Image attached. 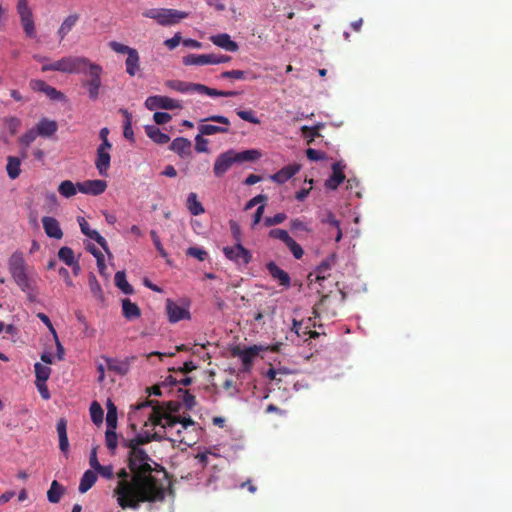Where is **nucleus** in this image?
I'll return each mask as SVG.
<instances>
[{
	"instance_id": "54",
	"label": "nucleus",
	"mask_w": 512,
	"mask_h": 512,
	"mask_svg": "<svg viewBox=\"0 0 512 512\" xmlns=\"http://www.w3.org/2000/svg\"><path fill=\"white\" fill-rule=\"evenodd\" d=\"M186 254L198 259L199 261H205L208 256L207 251L199 247H189Z\"/></svg>"
},
{
	"instance_id": "8",
	"label": "nucleus",
	"mask_w": 512,
	"mask_h": 512,
	"mask_svg": "<svg viewBox=\"0 0 512 512\" xmlns=\"http://www.w3.org/2000/svg\"><path fill=\"white\" fill-rule=\"evenodd\" d=\"M203 121H212L222 124V126L213 125V124H200L198 126V130L201 133V135L210 136L215 134H224L229 133L230 129V120L222 115H212L208 118L204 119Z\"/></svg>"
},
{
	"instance_id": "11",
	"label": "nucleus",
	"mask_w": 512,
	"mask_h": 512,
	"mask_svg": "<svg viewBox=\"0 0 512 512\" xmlns=\"http://www.w3.org/2000/svg\"><path fill=\"white\" fill-rule=\"evenodd\" d=\"M145 106L149 110H156V109L173 110V109H181L182 108V105L178 100L172 99L167 96H161V95L149 96L145 101Z\"/></svg>"
},
{
	"instance_id": "30",
	"label": "nucleus",
	"mask_w": 512,
	"mask_h": 512,
	"mask_svg": "<svg viewBox=\"0 0 512 512\" xmlns=\"http://www.w3.org/2000/svg\"><path fill=\"white\" fill-rule=\"evenodd\" d=\"M57 433L59 436V448L65 453L68 451L69 441L67 436V421L63 418L57 422Z\"/></svg>"
},
{
	"instance_id": "10",
	"label": "nucleus",
	"mask_w": 512,
	"mask_h": 512,
	"mask_svg": "<svg viewBox=\"0 0 512 512\" xmlns=\"http://www.w3.org/2000/svg\"><path fill=\"white\" fill-rule=\"evenodd\" d=\"M234 164H237L234 149H229L217 156L213 166V173L216 177L220 178L224 176Z\"/></svg>"
},
{
	"instance_id": "29",
	"label": "nucleus",
	"mask_w": 512,
	"mask_h": 512,
	"mask_svg": "<svg viewBox=\"0 0 512 512\" xmlns=\"http://www.w3.org/2000/svg\"><path fill=\"white\" fill-rule=\"evenodd\" d=\"M145 132L147 136L157 144L163 145L168 143L170 140V137L166 133L161 132V130L155 125H147L145 127Z\"/></svg>"
},
{
	"instance_id": "28",
	"label": "nucleus",
	"mask_w": 512,
	"mask_h": 512,
	"mask_svg": "<svg viewBox=\"0 0 512 512\" xmlns=\"http://www.w3.org/2000/svg\"><path fill=\"white\" fill-rule=\"evenodd\" d=\"M126 72L130 76H135L140 70V57L138 51L133 49L126 58L125 61Z\"/></svg>"
},
{
	"instance_id": "63",
	"label": "nucleus",
	"mask_w": 512,
	"mask_h": 512,
	"mask_svg": "<svg viewBox=\"0 0 512 512\" xmlns=\"http://www.w3.org/2000/svg\"><path fill=\"white\" fill-rule=\"evenodd\" d=\"M306 156L311 161H320V160H324L326 158V155L324 152L318 151L313 148H308L306 150Z\"/></svg>"
},
{
	"instance_id": "36",
	"label": "nucleus",
	"mask_w": 512,
	"mask_h": 512,
	"mask_svg": "<svg viewBox=\"0 0 512 512\" xmlns=\"http://www.w3.org/2000/svg\"><path fill=\"white\" fill-rule=\"evenodd\" d=\"M64 493V488L62 485L58 483V481L54 480L51 483L49 490L47 491L48 501L51 503H58Z\"/></svg>"
},
{
	"instance_id": "58",
	"label": "nucleus",
	"mask_w": 512,
	"mask_h": 512,
	"mask_svg": "<svg viewBox=\"0 0 512 512\" xmlns=\"http://www.w3.org/2000/svg\"><path fill=\"white\" fill-rule=\"evenodd\" d=\"M109 47L116 53H120V54H129L134 48L132 47H129L125 44H122L120 42H117V41H111L109 42Z\"/></svg>"
},
{
	"instance_id": "27",
	"label": "nucleus",
	"mask_w": 512,
	"mask_h": 512,
	"mask_svg": "<svg viewBox=\"0 0 512 512\" xmlns=\"http://www.w3.org/2000/svg\"><path fill=\"white\" fill-rule=\"evenodd\" d=\"M234 156L237 164H241L244 162H256L262 157V153L257 149H249L244 151H235Z\"/></svg>"
},
{
	"instance_id": "20",
	"label": "nucleus",
	"mask_w": 512,
	"mask_h": 512,
	"mask_svg": "<svg viewBox=\"0 0 512 512\" xmlns=\"http://www.w3.org/2000/svg\"><path fill=\"white\" fill-rule=\"evenodd\" d=\"M42 224L46 235L50 238L61 239L63 237V231L60 227L58 220L54 217L44 216L42 218Z\"/></svg>"
},
{
	"instance_id": "39",
	"label": "nucleus",
	"mask_w": 512,
	"mask_h": 512,
	"mask_svg": "<svg viewBox=\"0 0 512 512\" xmlns=\"http://www.w3.org/2000/svg\"><path fill=\"white\" fill-rule=\"evenodd\" d=\"M88 284L90 291L95 299H97L100 302L104 301V293L102 291V288L96 278V276L92 273H90L88 277Z\"/></svg>"
},
{
	"instance_id": "1",
	"label": "nucleus",
	"mask_w": 512,
	"mask_h": 512,
	"mask_svg": "<svg viewBox=\"0 0 512 512\" xmlns=\"http://www.w3.org/2000/svg\"><path fill=\"white\" fill-rule=\"evenodd\" d=\"M126 468L117 472L119 478L113 495L122 509H138L141 503L162 501L165 488L162 480L167 478V471L148 454L134 451L127 455Z\"/></svg>"
},
{
	"instance_id": "60",
	"label": "nucleus",
	"mask_w": 512,
	"mask_h": 512,
	"mask_svg": "<svg viewBox=\"0 0 512 512\" xmlns=\"http://www.w3.org/2000/svg\"><path fill=\"white\" fill-rule=\"evenodd\" d=\"M287 218L285 213H277L273 217H266L264 220V224L267 227L274 226L284 222Z\"/></svg>"
},
{
	"instance_id": "21",
	"label": "nucleus",
	"mask_w": 512,
	"mask_h": 512,
	"mask_svg": "<svg viewBox=\"0 0 512 512\" xmlns=\"http://www.w3.org/2000/svg\"><path fill=\"white\" fill-rule=\"evenodd\" d=\"M344 167L341 162L333 163L332 175L325 182L326 188L335 190L345 180Z\"/></svg>"
},
{
	"instance_id": "12",
	"label": "nucleus",
	"mask_w": 512,
	"mask_h": 512,
	"mask_svg": "<svg viewBox=\"0 0 512 512\" xmlns=\"http://www.w3.org/2000/svg\"><path fill=\"white\" fill-rule=\"evenodd\" d=\"M264 348L262 346L252 345L245 349L236 346L232 349V355L240 357L245 370H249L254 359Z\"/></svg>"
},
{
	"instance_id": "32",
	"label": "nucleus",
	"mask_w": 512,
	"mask_h": 512,
	"mask_svg": "<svg viewBox=\"0 0 512 512\" xmlns=\"http://www.w3.org/2000/svg\"><path fill=\"white\" fill-rule=\"evenodd\" d=\"M165 85L168 88L173 89L175 91H178L181 93H186V92H196L197 84L184 82V81H180V80H167L165 82Z\"/></svg>"
},
{
	"instance_id": "7",
	"label": "nucleus",
	"mask_w": 512,
	"mask_h": 512,
	"mask_svg": "<svg viewBox=\"0 0 512 512\" xmlns=\"http://www.w3.org/2000/svg\"><path fill=\"white\" fill-rule=\"evenodd\" d=\"M225 257L238 266H247L252 260V253L241 243L232 246H225L223 249Z\"/></svg>"
},
{
	"instance_id": "52",
	"label": "nucleus",
	"mask_w": 512,
	"mask_h": 512,
	"mask_svg": "<svg viewBox=\"0 0 512 512\" xmlns=\"http://www.w3.org/2000/svg\"><path fill=\"white\" fill-rule=\"evenodd\" d=\"M269 237L279 239L284 242L285 245L292 239L286 230L279 228L270 230Z\"/></svg>"
},
{
	"instance_id": "17",
	"label": "nucleus",
	"mask_w": 512,
	"mask_h": 512,
	"mask_svg": "<svg viewBox=\"0 0 512 512\" xmlns=\"http://www.w3.org/2000/svg\"><path fill=\"white\" fill-rule=\"evenodd\" d=\"M266 269L274 280L279 282V285L289 288L291 279L289 274L281 269L275 262L271 261L266 264Z\"/></svg>"
},
{
	"instance_id": "48",
	"label": "nucleus",
	"mask_w": 512,
	"mask_h": 512,
	"mask_svg": "<svg viewBox=\"0 0 512 512\" xmlns=\"http://www.w3.org/2000/svg\"><path fill=\"white\" fill-rule=\"evenodd\" d=\"M37 136H38V133H37L36 129L32 128V129L28 130L27 132H25L23 135H21L19 137L18 141L25 148H28L31 145V143H33L35 141Z\"/></svg>"
},
{
	"instance_id": "51",
	"label": "nucleus",
	"mask_w": 512,
	"mask_h": 512,
	"mask_svg": "<svg viewBox=\"0 0 512 512\" xmlns=\"http://www.w3.org/2000/svg\"><path fill=\"white\" fill-rule=\"evenodd\" d=\"M123 113L126 118L125 122H124V127H123L124 128L123 135L126 139H128L130 141H134V133L132 130L131 115L126 110H124Z\"/></svg>"
},
{
	"instance_id": "62",
	"label": "nucleus",
	"mask_w": 512,
	"mask_h": 512,
	"mask_svg": "<svg viewBox=\"0 0 512 512\" xmlns=\"http://www.w3.org/2000/svg\"><path fill=\"white\" fill-rule=\"evenodd\" d=\"M97 473H99L103 478L105 479H113L114 478V472H113V466L112 465H101L95 470Z\"/></svg>"
},
{
	"instance_id": "34",
	"label": "nucleus",
	"mask_w": 512,
	"mask_h": 512,
	"mask_svg": "<svg viewBox=\"0 0 512 512\" xmlns=\"http://www.w3.org/2000/svg\"><path fill=\"white\" fill-rule=\"evenodd\" d=\"M196 92L206 94L208 96H221V97H232L237 95L238 93L236 91H221L214 88L207 87L203 84H197L196 85Z\"/></svg>"
},
{
	"instance_id": "46",
	"label": "nucleus",
	"mask_w": 512,
	"mask_h": 512,
	"mask_svg": "<svg viewBox=\"0 0 512 512\" xmlns=\"http://www.w3.org/2000/svg\"><path fill=\"white\" fill-rule=\"evenodd\" d=\"M107 429L116 430L117 427V409L111 402L108 404V411L106 415Z\"/></svg>"
},
{
	"instance_id": "56",
	"label": "nucleus",
	"mask_w": 512,
	"mask_h": 512,
	"mask_svg": "<svg viewBox=\"0 0 512 512\" xmlns=\"http://www.w3.org/2000/svg\"><path fill=\"white\" fill-rule=\"evenodd\" d=\"M330 269V260L323 261L318 267H317V276L316 281L319 282L321 285V282L326 279V272Z\"/></svg>"
},
{
	"instance_id": "15",
	"label": "nucleus",
	"mask_w": 512,
	"mask_h": 512,
	"mask_svg": "<svg viewBox=\"0 0 512 512\" xmlns=\"http://www.w3.org/2000/svg\"><path fill=\"white\" fill-rule=\"evenodd\" d=\"M166 310L169 322L176 323L184 319H190V312L188 309L179 306L170 299L167 300Z\"/></svg>"
},
{
	"instance_id": "49",
	"label": "nucleus",
	"mask_w": 512,
	"mask_h": 512,
	"mask_svg": "<svg viewBox=\"0 0 512 512\" xmlns=\"http://www.w3.org/2000/svg\"><path fill=\"white\" fill-rule=\"evenodd\" d=\"M319 125L309 127V126H302L301 131L303 135L307 138V143L310 144L314 141L316 137L320 136L319 133Z\"/></svg>"
},
{
	"instance_id": "40",
	"label": "nucleus",
	"mask_w": 512,
	"mask_h": 512,
	"mask_svg": "<svg viewBox=\"0 0 512 512\" xmlns=\"http://www.w3.org/2000/svg\"><path fill=\"white\" fill-rule=\"evenodd\" d=\"M183 63L186 66L189 65H208L209 64V54H189L183 57Z\"/></svg>"
},
{
	"instance_id": "9",
	"label": "nucleus",
	"mask_w": 512,
	"mask_h": 512,
	"mask_svg": "<svg viewBox=\"0 0 512 512\" xmlns=\"http://www.w3.org/2000/svg\"><path fill=\"white\" fill-rule=\"evenodd\" d=\"M16 9L20 17L24 32L28 37H34L35 24L32 10L28 5V0H18Z\"/></svg>"
},
{
	"instance_id": "41",
	"label": "nucleus",
	"mask_w": 512,
	"mask_h": 512,
	"mask_svg": "<svg viewBox=\"0 0 512 512\" xmlns=\"http://www.w3.org/2000/svg\"><path fill=\"white\" fill-rule=\"evenodd\" d=\"M4 127L13 136L20 130L22 121L20 118L15 116L5 117L3 119Z\"/></svg>"
},
{
	"instance_id": "6",
	"label": "nucleus",
	"mask_w": 512,
	"mask_h": 512,
	"mask_svg": "<svg viewBox=\"0 0 512 512\" xmlns=\"http://www.w3.org/2000/svg\"><path fill=\"white\" fill-rule=\"evenodd\" d=\"M88 58L84 56H67L56 61L57 71L69 74L85 73Z\"/></svg>"
},
{
	"instance_id": "5",
	"label": "nucleus",
	"mask_w": 512,
	"mask_h": 512,
	"mask_svg": "<svg viewBox=\"0 0 512 512\" xmlns=\"http://www.w3.org/2000/svg\"><path fill=\"white\" fill-rule=\"evenodd\" d=\"M84 74L89 76V79L84 80L82 85L87 89L89 98L95 101L99 97V91L102 86L101 76L103 74V68L99 64L93 63L88 59V64L85 65Z\"/></svg>"
},
{
	"instance_id": "45",
	"label": "nucleus",
	"mask_w": 512,
	"mask_h": 512,
	"mask_svg": "<svg viewBox=\"0 0 512 512\" xmlns=\"http://www.w3.org/2000/svg\"><path fill=\"white\" fill-rule=\"evenodd\" d=\"M36 382H46L49 379L51 369L50 367L43 365L41 363H36L34 365Z\"/></svg>"
},
{
	"instance_id": "26",
	"label": "nucleus",
	"mask_w": 512,
	"mask_h": 512,
	"mask_svg": "<svg viewBox=\"0 0 512 512\" xmlns=\"http://www.w3.org/2000/svg\"><path fill=\"white\" fill-rule=\"evenodd\" d=\"M122 314L127 320H134L141 316L139 306L129 298L122 300Z\"/></svg>"
},
{
	"instance_id": "18",
	"label": "nucleus",
	"mask_w": 512,
	"mask_h": 512,
	"mask_svg": "<svg viewBox=\"0 0 512 512\" xmlns=\"http://www.w3.org/2000/svg\"><path fill=\"white\" fill-rule=\"evenodd\" d=\"M152 442L150 433L145 434H137L134 438L123 440V446L129 449L128 453L141 451L144 454H148L143 448H141V445H145Z\"/></svg>"
},
{
	"instance_id": "59",
	"label": "nucleus",
	"mask_w": 512,
	"mask_h": 512,
	"mask_svg": "<svg viewBox=\"0 0 512 512\" xmlns=\"http://www.w3.org/2000/svg\"><path fill=\"white\" fill-rule=\"evenodd\" d=\"M286 246L289 248V250L296 259L302 258L304 251L302 247L293 238L286 244Z\"/></svg>"
},
{
	"instance_id": "24",
	"label": "nucleus",
	"mask_w": 512,
	"mask_h": 512,
	"mask_svg": "<svg viewBox=\"0 0 512 512\" xmlns=\"http://www.w3.org/2000/svg\"><path fill=\"white\" fill-rule=\"evenodd\" d=\"M38 136L51 137L57 132L58 125L56 121L42 118L36 125Z\"/></svg>"
},
{
	"instance_id": "33",
	"label": "nucleus",
	"mask_w": 512,
	"mask_h": 512,
	"mask_svg": "<svg viewBox=\"0 0 512 512\" xmlns=\"http://www.w3.org/2000/svg\"><path fill=\"white\" fill-rule=\"evenodd\" d=\"M107 368L119 375H126L129 371V362L121 361L113 358L106 359Z\"/></svg>"
},
{
	"instance_id": "50",
	"label": "nucleus",
	"mask_w": 512,
	"mask_h": 512,
	"mask_svg": "<svg viewBox=\"0 0 512 512\" xmlns=\"http://www.w3.org/2000/svg\"><path fill=\"white\" fill-rule=\"evenodd\" d=\"M323 222L328 223L337 229V235L335 237V241L339 242L342 238V231L340 229V223L336 219L335 215L332 212H328L326 218L323 219Z\"/></svg>"
},
{
	"instance_id": "4",
	"label": "nucleus",
	"mask_w": 512,
	"mask_h": 512,
	"mask_svg": "<svg viewBox=\"0 0 512 512\" xmlns=\"http://www.w3.org/2000/svg\"><path fill=\"white\" fill-rule=\"evenodd\" d=\"M142 15L155 20L161 26H172L189 16L188 12L168 8L146 9Z\"/></svg>"
},
{
	"instance_id": "43",
	"label": "nucleus",
	"mask_w": 512,
	"mask_h": 512,
	"mask_svg": "<svg viewBox=\"0 0 512 512\" xmlns=\"http://www.w3.org/2000/svg\"><path fill=\"white\" fill-rule=\"evenodd\" d=\"M37 317L47 326V328L50 330V332L54 335V337L56 339L59 358L61 359L62 358L61 355L63 354L64 350L57 338L56 330L54 329L52 322L50 321L49 317L42 312L38 313Z\"/></svg>"
},
{
	"instance_id": "53",
	"label": "nucleus",
	"mask_w": 512,
	"mask_h": 512,
	"mask_svg": "<svg viewBox=\"0 0 512 512\" xmlns=\"http://www.w3.org/2000/svg\"><path fill=\"white\" fill-rule=\"evenodd\" d=\"M105 438L107 447L114 451L118 444V437L115 430L106 429Z\"/></svg>"
},
{
	"instance_id": "35",
	"label": "nucleus",
	"mask_w": 512,
	"mask_h": 512,
	"mask_svg": "<svg viewBox=\"0 0 512 512\" xmlns=\"http://www.w3.org/2000/svg\"><path fill=\"white\" fill-rule=\"evenodd\" d=\"M21 161L18 157L8 156L6 170L10 179H16L21 173Z\"/></svg>"
},
{
	"instance_id": "42",
	"label": "nucleus",
	"mask_w": 512,
	"mask_h": 512,
	"mask_svg": "<svg viewBox=\"0 0 512 512\" xmlns=\"http://www.w3.org/2000/svg\"><path fill=\"white\" fill-rule=\"evenodd\" d=\"M77 190H78L77 184H74L70 180L62 181L60 183V185L58 186V192L66 198H70V197L74 196L76 194Z\"/></svg>"
},
{
	"instance_id": "64",
	"label": "nucleus",
	"mask_w": 512,
	"mask_h": 512,
	"mask_svg": "<svg viewBox=\"0 0 512 512\" xmlns=\"http://www.w3.org/2000/svg\"><path fill=\"white\" fill-rule=\"evenodd\" d=\"M171 115L167 112H155L153 119L157 125H164L171 120Z\"/></svg>"
},
{
	"instance_id": "25",
	"label": "nucleus",
	"mask_w": 512,
	"mask_h": 512,
	"mask_svg": "<svg viewBox=\"0 0 512 512\" xmlns=\"http://www.w3.org/2000/svg\"><path fill=\"white\" fill-rule=\"evenodd\" d=\"M78 20L79 15L77 13L70 14L63 20L57 31L60 40H63L71 32Z\"/></svg>"
},
{
	"instance_id": "47",
	"label": "nucleus",
	"mask_w": 512,
	"mask_h": 512,
	"mask_svg": "<svg viewBox=\"0 0 512 512\" xmlns=\"http://www.w3.org/2000/svg\"><path fill=\"white\" fill-rule=\"evenodd\" d=\"M103 415L104 411L101 405L96 401L92 402L90 406V416L93 423L96 425L101 424L103 421Z\"/></svg>"
},
{
	"instance_id": "55",
	"label": "nucleus",
	"mask_w": 512,
	"mask_h": 512,
	"mask_svg": "<svg viewBox=\"0 0 512 512\" xmlns=\"http://www.w3.org/2000/svg\"><path fill=\"white\" fill-rule=\"evenodd\" d=\"M236 113L242 120L253 124L260 123V120L254 115L252 110H236Z\"/></svg>"
},
{
	"instance_id": "44",
	"label": "nucleus",
	"mask_w": 512,
	"mask_h": 512,
	"mask_svg": "<svg viewBox=\"0 0 512 512\" xmlns=\"http://www.w3.org/2000/svg\"><path fill=\"white\" fill-rule=\"evenodd\" d=\"M58 257L61 261H63L67 266L75 265V255L73 250L70 247L64 246L61 247L58 251Z\"/></svg>"
},
{
	"instance_id": "16",
	"label": "nucleus",
	"mask_w": 512,
	"mask_h": 512,
	"mask_svg": "<svg viewBox=\"0 0 512 512\" xmlns=\"http://www.w3.org/2000/svg\"><path fill=\"white\" fill-rule=\"evenodd\" d=\"M169 148L173 152L177 153L182 159H187L192 155V143L184 137L175 138Z\"/></svg>"
},
{
	"instance_id": "37",
	"label": "nucleus",
	"mask_w": 512,
	"mask_h": 512,
	"mask_svg": "<svg viewBox=\"0 0 512 512\" xmlns=\"http://www.w3.org/2000/svg\"><path fill=\"white\" fill-rule=\"evenodd\" d=\"M115 285L125 294H133V287L127 282L124 271H118L114 277Z\"/></svg>"
},
{
	"instance_id": "19",
	"label": "nucleus",
	"mask_w": 512,
	"mask_h": 512,
	"mask_svg": "<svg viewBox=\"0 0 512 512\" xmlns=\"http://www.w3.org/2000/svg\"><path fill=\"white\" fill-rule=\"evenodd\" d=\"M78 223L81 229V232L89 237L90 239L96 241L105 251H108V244L107 241L103 236L100 235V233L96 230H93L89 227L88 222L83 218H78Z\"/></svg>"
},
{
	"instance_id": "23",
	"label": "nucleus",
	"mask_w": 512,
	"mask_h": 512,
	"mask_svg": "<svg viewBox=\"0 0 512 512\" xmlns=\"http://www.w3.org/2000/svg\"><path fill=\"white\" fill-rule=\"evenodd\" d=\"M299 170L300 166L297 164L287 165L273 174L271 176V180L278 184H283L291 179L296 173H298Z\"/></svg>"
},
{
	"instance_id": "14",
	"label": "nucleus",
	"mask_w": 512,
	"mask_h": 512,
	"mask_svg": "<svg viewBox=\"0 0 512 512\" xmlns=\"http://www.w3.org/2000/svg\"><path fill=\"white\" fill-rule=\"evenodd\" d=\"M77 188L81 193L97 196L105 192L107 182L100 179L86 180L84 182H78Z\"/></svg>"
},
{
	"instance_id": "3",
	"label": "nucleus",
	"mask_w": 512,
	"mask_h": 512,
	"mask_svg": "<svg viewBox=\"0 0 512 512\" xmlns=\"http://www.w3.org/2000/svg\"><path fill=\"white\" fill-rule=\"evenodd\" d=\"M146 407H152L148 420L154 426H161L164 429H173L177 424H181L182 429L186 430L188 427L196 425V422L191 419V417L172 416L169 413H165L157 401L146 399L135 405L136 410H141Z\"/></svg>"
},
{
	"instance_id": "22",
	"label": "nucleus",
	"mask_w": 512,
	"mask_h": 512,
	"mask_svg": "<svg viewBox=\"0 0 512 512\" xmlns=\"http://www.w3.org/2000/svg\"><path fill=\"white\" fill-rule=\"evenodd\" d=\"M210 41L214 45L229 52H236L239 49V45L235 41H233L230 35L227 33L213 35L210 37Z\"/></svg>"
},
{
	"instance_id": "13",
	"label": "nucleus",
	"mask_w": 512,
	"mask_h": 512,
	"mask_svg": "<svg viewBox=\"0 0 512 512\" xmlns=\"http://www.w3.org/2000/svg\"><path fill=\"white\" fill-rule=\"evenodd\" d=\"M112 147L98 146L96 151L95 167L101 176H107L110 168L111 155L109 151Z\"/></svg>"
},
{
	"instance_id": "31",
	"label": "nucleus",
	"mask_w": 512,
	"mask_h": 512,
	"mask_svg": "<svg viewBox=\"0 0 512 512\" xmlns=\"http://www.w3.org/2000/svg\"><path fill=\"white\" fill-rule=\"evenodd\" d=\"M97 481V474L92 470H87L81 477L78 490L80 493H86Z\"/></svg>"
},
{
	"instance_id": "57",
	"label": "nucleus",
	"mask_w": 512,
	"mask_h": 512,
	"mask_svg": "<svg viewBox=\"0 0 512 512\" xmlns=\"http://www.w3.org/2000/svg\"><path fill=\"white\" fill-rule=\"evenodd\" d=\"M204 135L199 134L195 137V150L199 153L208 152V140L203 137Z\"/></svg>"
},
{
	"instance_id": "38",
	"label": "nucleus",
	"mask_w": 512,
	"mask_h": 512,
	"mask_svg": "<svg viewBox=\"0 0 512 512\" xmlns=\"http://www.w3.org/2000/svg\"><path fill=\"white\" fill-rule=\"evenodd\" d=\"M187 208L194 216L204 213V207L197 199V194L191 192L187 197Z\"/></svg>"
},
{
	"instance_id": "61",
	"label": "nucleus",
	"mask_w": 512,
	"mask_h": 512,
	"mask_svg": "<svg viewBox=\"0 0 512 512\" xmlns=\"http://www.w3.org/2000/svg\"><path fill=\"white\" fill-rule=\"evenodd\" d=\"M150 235H151L152 241H153V243L155 245V248L159 252L160 256L163 257V258H166L168 256V254H167L166 250L163 248V246L161 244V241H160V238L157 235L156 231L152 230L150 232Z\"/></svg>"
},
{
	"instance_id": "2",
	"label": "nucleus",
	"mask_w": 512,
	"mask_h": 512,
	"mask_svg": "<svg viewBox=\"0 0 512 512\" xmlns=\"http://www.w3.org/2000/svg\"><path fill=\"white\" fill-rule=\"evenodd\" d=\"M8 270L17 286L34 302L37 295V274L29 268L22 253L14 252L8 260Z\"/></svg>"
}]
</instances>
